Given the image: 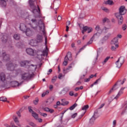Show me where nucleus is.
Instances as JSON below:
<instances>
[{
    "label": "nucleus",
    "mask_w": 127,
    "mask_h": 127,
    "mask_svg": "<svg viewBox=\"0 0 127 127\" xmlns=\"http://www.w3.org/2000/svg\"><path fill=\"white\" fill-rule=\"evenodd\" d=\"M32 22L33 23H35L37 25V26H39V30L42 31L43 34H45V32H44V29L45 28V26H44V24L43 22L41 20H37L35 19H32L31 20Z\"/></svg>",
    "instance_id": "nucleus-2"
},
{
    "label": "nucleus",
    "mask_w": 127,
    "mask_h": 127,
    "mask_svg": "<svg viewBox=\"0 0 127 127\" xmlns=\"http://www.w3.org/2000/svg\"><path fill=\"white\" fill-rule=\"evenodd\" d=\"M100 35H101V33H100V32H97L96 33H95L93 35V36L92 37V38L93 39H95V38H99Z\"/></svg>",
    "instance_id": "nucleus-25"
},
{
    "label": "nucleus",
    "mask_w": 127,
    "mask_h": 127,
    "mask_svg": "<svg viewBox=\"0 0 127 127\" xmlns=\"http://www.w3.org/2000/svg\"><path fill=\"white\" fill-rule=\"evenodd\" d=\"M99 116H98V111L95 112L94 115L90 119L89 124L90 125H94L95 124V121Z\"/></svg>",
    "instance_id": "nucleus-6"
},
{
    "label": "nucleus",
    "mask_w": 127,
    "mask_h": 127,
    "mask_svg": "<svg viewBox=\"0 0 127 127\" xmlns=\"http://www.w3.org/2000/svg\"><path fill=\"white\" fill-rule=\"evenodd\" d=\"M25 32L27 36H31V35H32V31H31L29 28H27L25 31Z\"/></svg>",
    "instance_id": "nucleus-20"
},
{
    "label": "nucleus",
    "mask_w": 127,
    "mask_h": 127,
    "mask_svg": "<svg viewBox=\"0 0 127 127\" xmlns=\"http://www.w3.org/2000/svg\"><path fill=\"white\" fill-rule=\"evenodd\" d=\"M113 0H108L107 2H105L106 4H110V5H112L113 4Z\"/></svg>",
    "instance_id": "nucleus-42"
},
{
    "label": "nucleus",
    "mask_w": 127,
    "mask_h": 127,
    "mask_svg": "<svg viewBox=\"0 0 127 127\" xmlns=\"http://www.w3.org/2000/svg\"><path fill=\"white\" fill-rule=\"evenodd\" d=\"M57 79V76L54 77L52 79V82L54 83L55 82H56V80Z\"/></svg>",
    "instance_id": "nucleus-47"
},
{
    "label": "nucleus",
    "mask_w": 127,
    "mask_h": 127,
    "mask_svg": "<svg viewBox=\"0 0 127 127\" xmlns=\"http://www.w3.org/2000/svg\"><path fill=\"white\" fill-rule=\"evenodd\" d=\"M2 57L4 61H9L10 58L9 55L6 54V53L3 52L2 53Z\"/></svg>",
    "instance_id": "nucleus-10"
},
{
    "label": "nucleus",
    "mask_w": 127,
    "mask_h": 127,
    "mask_svg": "<svg viewBox=\"0 0 127 127\" xmlns=\"http://www.w3.org/2000/svg\"><path fill=\"white\" fill-rule=\"evenodd\" d=\"M76 117H77V113H74V114H73L71 116L72 119H75V118H76Z\"/></svg>",
    "instance_id": "nucleus-54"
},
{
    "label": "nucleus",
    "mask_w": 127,
    "mask_h": 127,
    "mask_svg": "<svg viewBox=\"0 0 127 127\" xmlns=\"http://www.w3.org/2000/svg\"><path fill=\"white\" fill-rule=\"evenodd\" d=\"M13 119L16 125L18 126V127H21V125L19 124V121L18 120V118H17V117H16V116H13Z\"/></svg>",
    "instance_id": "nucleus-16"
},
{
    "label": "nucleus",
    "mask_w": 127,
    "mask_h": 127,
    "mask_svg": "<svg viewBox=\"0 0 127 127\" xmlns=\"http://www.w3.org/2000/svg\"><path fill=\"white\" fill-rule=\"evenodd\" d=\"M119 41V39H118V37L115 38L114 39H113L111 41V44L112 45H116V43H118Z\"/></svg>",
    "instance_id": "nucleus-22"
},
{
    "label": "nucleus",
    "mask_w": 127,
    "mask_h": 127,
    "mask_svg": "<svg viewBox=\"0 0 127 127\" xmlns=\"http://www.w3.org/2000/svg\"><path fill=\"white\" fill-rule=\"evenodd\" d=\"M48 54V48L47 46H46V50L43 51L42 54L41 55V56H47Z\"/></svg>",
    "instance_id": "nucleus-21"
},
{
    "label": "nucleus",
    "mask_w": 127,
    "mask_h": 127,
    "mask_svg": "<svg viewBox=\"0 0 127 127\" xmlns=\"http://www.w3.org/2000/svg\"><path fill=\"white\" fill-rule=\"evenodd\" d=\"M23 111V110H22V108L19 110V111H18L16 112V114H17L18 117H19V118H20L21 117V115H20V112H21Z\"/></svg>",
    "instance_id": "nucleus-39"
},
{
    "label": "nucleus",
    "mask_w": 127,
    "mask_h": 127,
    "mask_svg": "<svg viewBox=\"0 0 127 127\" xmlns=\"http://www.w3.org/2000/svg\"><path fill=\"white\" fill-rule=\"evenodd\" d=\"M95 30H96L97 31H99V30H101V28H100V26L97 25L95 27Z\"/></svg>",
    "instance_id": "nucleus-52"
},
{
    "label": "nucleus",
    "mask_w": 127,
    "mask_h": 127,
    "mask_svg": "<svg viewBox=\"0 0 127 127\" xmlns=\"http://www.w3.org/2000/svg\"><path fill=\"white\" fill-rule=\"evenodd\" d=\"M26 52L28 54V55H31V56H33L34 54V50L31 48H28L26 50Z\"/></svg>",
    "instance_id": "nucleus-14"
},
{
    "label": "nucleus",
    "mask_w": 127,
    "mask_h": 127,
    "mask_svg": "<svg viewBox=\"0 0 127 127\" xmlns=\"http://www.w3.org/2000/svg\"><path fill=\"white\" fill-rule=\"evenodd\" d=\"M20 29L21 30V31H23V32H25L26 29H27L26 28V25L23 23H21L20 24Z\"/></svg>",
    "instance_id": "nucleus-19"
},
{
    "label": "nucleus",
    "mask_w": 127,
    "mask_h": 127,
    "mask_svg": "<svg viewBox=\"0 0 127 127\" xmlns=\"http://www.w3.org/2000/svg\"><path fill=\"white\" fill-rule=\"evenodd\" d=\"M39 114L43 117H47V114L46 113H42V112H39Z\"/></svg>",
    "instance_id": "nucleus-46"
},
{
    "label": "nucleus",
    "mask_w": 127,
    "mask_h": 127,
    "mask_svg": "<svg viewBox=\"0 0 127 127\" xmlns=\"http://www.w3.org/2000/svg\"><path fill=\"white\" fill-rule=\"evenodd\" d=\"M32 74H30L29 73H24L22 74L21 78L22 80H30L32 78Z\"/></svg>",
    "instance_id": "nucleus-5"
},
{
    "label": "nucleus",
    "mask_w": 127,
    "mask_h": 127,
    "mask_svg": "<svg viewBox=\"0 0 127 127\" xmlns=\"http://www.w3.org/2000/svg\"><path fill=\"white\" fill-rule=\"evenodd\" d=\"M1 40L3 42H6L7 41V35L4 34L1 37Z\"/></svg>",
    "instance_id": "nucleus-24"
},
{
    "label": "nucleus",
    "mask_w": 127,
    "mask_h": 127,
    "mask_svg": "<svg viewBox=\"0 0 127 127\" xmlns=\"http://www.w3.org/2000/svg\"><path fill=\"white\" fill-rule=\"evenodd\" d=\"M89 109V105H86L82 107V111H86V110H88Z\"/></svg>",
    "instance_id": "nucleus-37"
},
{
    "label": "nucleus",
    "mask_w": 127,
    "mask_h": 127,
    "mask_svg": "<svg viewBox=\"0 0 127 127\" xmlns=\"http://www.w3.org/2000/svg\"><path fill=\"white\" fill-rule=\"evenodd\" d=\"M125 63V59L122 57H120L118 60L116 62L115 64L117 68H121L122 65Z\"/></svg>",
    "instance_id": "nucleus-4"
},
{
    "label": "nucleus",
    "mask_w": 127,
    "mask_h": 127,
    "mask_svg": "<svg viewBox=\"0 0 127 127\" xmlns=\"http://www.w3.org/2000/svg\"><path fill=\"white\" fill-rule=\"evenodd\" d=\"M14 39H16V40H18L20 38V35L19 34H15L13 36Z\"/></svg>",
    "instance_id": "nucleus-30"
},
{
    "label": "nucleus",
    "mask_w": 127,
    "mask_h": 127,
    "mask_svg": "<svg viewBox=\"0 0 127 127\" xmlns=\"http://www.w3.org/2000/svg\"><path fill=\"white\" fill-rule=\"evenodd\" d=\"M91 79V78L89 77L86 79L85 80V82H89L90 81V80Z\"/></svg>",
    "instance_id": "nucleus-64"
},
{
    "label": "nucleus",
    "mask_w": 127,
    "mask_h": 127,
    "mask_svg": "<svg viewBox=\"0 0 127 127\" xmlns=\"http://www.w3.org/2000/svg\"><path fill=\"white\" fill-rule=\"evenodd\" d=\"M114 45L115 46H112L111 47V50H112L113 51H115L116 49H117V48L119 47V45L118 44Z\"/></svg>",
    "instance_id": "nucleus-33"
},
{
    "label": "nucleus",
    "mask_w": 127,
    "mask_h": 127,
    "mask_svg": "<svg viewBox=\"0 0 127 127\" xmlns=\"http://www.w3.org/2000/svg\"><path fill=\"white\" fill-rule=\"evenodd\" d=\"M0 79L1 82L4 83L5 82V74L3 72H1L0 73Z\"/></svg>",
    "instance_id": "nucleus-18"
},
{
    "label": "nucleus",
    "mask_w": 127,
    "mask_h": 127,
    "mask_svg": "<svg viewBox=\"0 0 127 127\" xmlns=\"http://www.w3.org/2000/svg\"><path fill=\"white\" fill-rule=\"evenodd\" d=\"M117 85H118V82H117L111 88V89L108 92V95H111L112 93H114V92H115V91H116V90L118 89L116 87V86H117Z\"/></svg>",
    "instance_id": "nucleus-17"
},
{
    "label": "nucleus",
    "mask_w": 127,
    "mask_h": 127,
    "mask_svg": "<svg viewBox=\"0 0 127 127\" xmlns=\"http://www.w3.org/2000/svg\"><path fill=\"white\" fill-rule=\"evenodd\" d=\"M62 103L61 104L62 106H67L69 104V102L65 101V99H62Z\"/></svg>",
    "instance_id": "nucleus-26"
},
{
    "label": "nucleus",
    "mask_w": 127,
    "mask_h": 127,
    "mask_svg": "<svg viewBox=\"0 0 127 127\" xmlns=\"http://www.w3.org/2000/svg\"><path fill=\"white\" fill-rule=\"evenodd\" d=\"M23 83V82L19 83L17 81H13L11 82V84L12 85V87H19V86H21Z\"/></svg>",
    "instance_id": "nucleus-13"
},
{
    "label": "nucleus",
    "mask_w": 127,
    "mask_h": 127,
    "mask_svg": "<svg viewBox=\"0 0 127 127\" xmlns=\"http://www.w3.org/2000/svg\"><path fill=\"white\" fill-rule=\"evenodd\" d=\"M54 101V99L53 98H49L47 101L46 102V103H49V104H52V102Z\"/></svg>",
    "instance_id": "nucleus-34"
},
{
    "label": "nucleus",
    "mask_w": 127,
    "mask_h": 127,
    "mask_svg": "<svg viewBox=\"0 0 127 127\" xmlns=\"http://www.w3.org/2000/svg\"><path fill=\"white\" fill-rule=\"evenodd\" d=\"M28 111L29 112V113H31L32 114L33 113V110L32 109V107L31 106H29L28 107Z\"/></svg>",
    "instance_id": "nucleus-43"
},
{
    "label": "nucleus",
    "mask_w": 127,
    "mask_h": 127,
    "mask_svg": "<svg viewBox=\"0 0 127 127\" xmlns=\"http://www.w3.org/2000/svg\"><path fill=\"white\" fill-rule=\"evenodd\" d=\"M49 113H51V114H52L53 113H54V110L53 109H49Z\"/></svg>",
    "instance_id": "nucleus-60"
},
{
    "label": "nucleus",
    "mask_w": 127,
    "mask_h": 127,
    "mask_svg": "<svg viewBox=\"0 0 127 127\" xmlns=\"http://www.w3.org/2000/svg\"><path fill=\"white\" fill-rule=\"evenodd\" d=\"M110 59V57H107L104 61L103 62H102L103 65H105L107 62H108V60Z\"/></svg>",
    "instance_id": "nucleus-41"
},
{
    "label": "nucleus",
    "mask_w": 127,
    "mask_h": 127,
    "mask_svg": "<svg viewBox=\"0 0 127 127\" xmlns=\"http://www.w3.org/2000/svg\"><path fill=\"white\" fill-rule=\"evenodd\" d=\"M111 35H112V34L111 33H108L106 35H105L101 40V43L102 44H104V42L105 41H107L110 37H111Z\"/></svg>",
    "instance_id": "nucleus-11"
},
{
    "label": "nucleus",
    "mask_w": 127,
    "mask_h": 127,
    "mask_svg": "<svg viewBox=\"0 0 127 127\" xmlns=\"http://www.w3.org/2000/svg\"><path fill=\"white\" fill-rule=\"evenodd\" d=\"M123 93H124V92L122 90H120L118 94H117V95L116 96V97H115V99H118L119 98V97H120V96H121L122 95V94H123Z\"/></svg>",
    "instance_id": "nucleus-35"
},
{
    "label": "nucleus",
    "mask_w": 127,
    "mask_h": 127,
    "mask_svg": "<svg viewBox=\"0 0 127 127\" xmlns=\"http://www.w3.org/2000/svg\"><path fill=\"white\" fill-rule=\"evenodd\" d=\"M87 31H88L87 33H90V32H92V31H93V28L91 27H88Z\"/></svg>",
    "instance_id": "nucleus-48"
},
{
    "label": "nucleus",
    "mask_w": 127,
    "mask_h": 127,
    "mask_svg": "<svg viewBox=\"0 0 127 127\" xmlns=\"http://www.w3.org/2000/svg\"><path fill=\"white\" fill-rule=\"evenodd\" d=\"M6 66L7 70L9 71H13V70H14V68L16 67V64H13L11 62H9L7 63Z\"/></svg>",
    "instance_id": "nucleus-8"
},
{
    "label": "nucleus",
    "mask_w": 127,
    "mask_h": 127,
    "mask_svg": "<svg viewBox=\"0 0 127 127\" xmlns=\"http://www.w3.org/2000/svg\"><path fill=\"white\" fill-rule=\"evenodd\" d=\"M7 99L4 96L0 98V101H2V102H7Z\"/></svg>",
    "instance_id": "nucleus-36"
},
{
    "label": "nucleus",
    "mask_w": 127,
    "mask_h": 127,
    "mask_svg": "<svg viewBox=\"0 0 127 127\" xmlns=\"http://www.w3.org/2000/svg\"><path fill=\"white\" fill-rule=\"evenodd\" d=\"M32 116L36 120L38 119V114H37L36 113H35V112H34V111L33 112V113H32Z\"/></svg>",
    "instance_id": "nucleus-28"
},
{
    "label": "nucleus",
    "mask_w": 127,
    "mask_h": 127,
    "mask_svg": "<svg viewBox=\"0 0 127 127\" xmlns=\"http://www.w3.org/2000/svg\"><path fill=\"white\" fill-rule=\"evenodd\" d=\"M0 0V4H1L2 6H6V1L7 0Z\"/></svg>",
    "instance_id": "nucleus-27"
},
{
    "label": "nucleus",
    "mask_w": 127,
    "mask_h": 127,
    "mask_svg": "<svg viewBox=\"0 0 127 127\" xmlns=\"http://www.w3.org/2000/svg\"><path fill=\"white\" fill-rule=\"evenodd\" d=\"M20 64L22 67H26L28 68L29 67V62L27 61H22L20 63Z\"/></svg>",
    "instance_id": "nucleus-12"
},
{
    "label": "nucleus",
    "mask_w": 127,
    "mask_h": 127,
    "mask_svg": "<svg viewBox=\"0 0 127 127\" xmlns=\"http://www.w3.org/2000/svg\"><path fill=\"white\" fill-rule=\"evenodd\" d=\"M39 101V100H38V98H36L35 100H34L33 101L34 105H37V104H38Z\"/></svg>",
    "instance_id": "nucleus-45"
},
{
    "label": "nucleus",
    "mask_w": 127,
    "mask_h": 127,
    "mask_svg": "<svg viewBox=\"0 0 127 127\" xmlns=\"http://www.w3.org/2000/svg\"><path fill=\"white\" fill-rule=\"evenodd\" d=\"M30 45L31 46H35V45H36V41L34 40H31L30 42Z\"/></svg>",
    "instance_id": "nucleus-29"
},
{
    "label": "nucleus",
    "mask_w": 127,
    "mask_h": 127,
    "mask_svg": "<svg viewBox=\"0 0 127 127\" xmlns=\"http://www.w3.org/2000/svg\"><path fill=\"white\" fill-rule=\"evenodd\" d=\"M77 106H78V104H77V103H74L72 106L69 107V110H70V111H73V110L74 109L75 107H77Z\"/></svg>",
    "instance_id": "nucleus-32"
},
{
    "label": "nucleus",
    "mask_w": 127,
    "mask_h": 127,
    "mask_svg": "<svg viewBox=\"0 0 127 127\" xmlns=\"http://www.w3.org/2000/svg\"><path fill=\"white\" fill-rule=\"evenodd\" d=\"M88 28L89 27H88V26L83 27V30L82 31V34H84V33H85L87 30H88Z\"/></svg>",
    "instance_id": "nucleus-31"
},
{
    "label": "nucleus",
    "mask_w": 127,
    "mask_h": 127,
    "mask_svg": "<svg viewBox=\"0 0 127 127\" xmlns=\"http://www.w3.org/2000/svg\"><path fill=\"white\" fill-rule=\"evenodd\" d=\"M70 68H72V65H71V64L69 65L68 66V67L67 68H66L65 69H64L63 71H64V72H65V73H67V71H68V70H69L70 69Z\"/></svg>",
    "instance_id": "nucleus-40"
},
{
    "label": "nucleus",
    "mask_w": 127,
    "mask_h": 127,
    "mask_svg": "<svg viewBox=\"0 0 127 127\" xmlns=\"http://www.w3.org/2000/svg\"><path fill=\"white\" fill-rule=\"evenodd\" d=\"M29 125L31 126V127H35V124H34V123H30Z\"/></svg>",
    "instance_id": "nucleus-61"
},
{
    "label": "nucleus",
    "mask_w": 127,
    "mask_h": 127,
    "mask_svg": "<svg viewBox=\"0 0 127 127\" xmlns=\"http://www.w3.org/2000/svg\"><path fill=\"white\" fill-rule=\"evenodd\" d=\"M43 41V37L41 35H37L36 38V42L40 43Z\"/></svg>",
    "instance_id": "nucleus-15"
},
{
    "label": "nucleus",
    "mask_w": 127,
    "mask_h": 127,
    "mask_svg": "<svg viewBox=\"0 0 127 127\" xmlns=\"http://www.w3.org/2000/svg\"><path fill=\"white\" fill-rule=\"evenodd\" d=\"M119 12H116L115 13H119L121 15H125L126 13H127V9H126V7L124 5H122L120 6L119 9Z\"/></svg>",
    "instance_id": "nucleus-7"
},
{
    "label": "nucleus",
    "mask_w": 127,
    "mask_h": 127,
    "mask_svg": "<svg viewBox=\"0 0 127 127\" xmlns=\"http://www.w3.org/2000/svg\"><path fill=\"white\" fill-rule=\"evenodd\" d=\"M69 95L70 96H74V92L73 91L69 92Z\"/></svg>",
    "instance_id": "nucleus-58"
},
{
    "label": "nucleus",
    "mask_w": 127,
    "mask_h": 127,
    "mask_svg": "<svg viewBox=\"0 0 127 127\" xmlns=\"http://www.w3.org/2000/svg\"><path fill=\"white\" fill-rule=\"evenodd\" d=\"M100 78H99L97 80H96V81L93 83V85H96V84H98L99 81H100Z\"/></svg>",
    "instance_id": "nucleus-53"
},
{
    "label": "nucleus",
    "mask_w": 127,
    "mask_h": 127,
    "mask_svg": "<svg viewBox=\"0 0 127 127\" xmlns=\"http://www.w3.org/2000/svg\"><path fill=\"white\" fill-rule=\"evenodd\" d=\"M104 106H105V104L104 103L101 104V106L98 108V110H100V109H102L104 107Z\"/></svg>",
    "instance_id": "nucleus-57"
},
{
    "label": "nucleus",
    "mask_w": 127,
    "mask_h": 127,
    "mask_svg": "<svg viewBox=\"0 0 127 127\" xmlns=\"http://www.w3.org/2000/svg\"><path fill=\"white\" fill-rule=\"evenodd\" d=\"M67 56H65L64 59V62H63V65L64 66H67V64H68V60H69V58L67 57Z\"/></svg>",
    "instance_id": "nucleus-23"
},
{
    "label": "nucleus",
    "mask_w": 127,
    "mask_h": 127,
    "mask_svg": "<svg viewBox=\"0 0 127 127\" xmlns=\"http://www.w3.org/2000/svg\"><path fill=\"white\" fill-rule=\"evenodd\" d=\"M115 16L117 19L119 25H122L124 23V17H123V15L119 13H115Z\"/></svg>",
    "instance_id": "nucleus-3"
},
{
    "label": "nucleus",
    "mask_w": 127,
    "mask_h": 127,
    "mask_svg": "<svg viewBox=\"0 0 127 127\" xmlns=\"http://www.w3.org/2000/svg\"><path fill=\"white\" fill-rule=\"evenodd\" d=\"M108 20H109V19H108V18L105 17L104 19H103V23H105V22H107V21H108Z\"/></svg>",
    "instance_id": "nucleus-50"
},
{
    "label": "nucleus",
    "mask_w": 127,
    "mask_h": 127,
    "mask_svg": "<svg viewBox=\"0 0 127 127\" xmlns=\"http://www.w3.org/2000/svg\"><path fill=\"white\" fill-rule=\"evenodd\" d=\"M125 82H126V78H124L123 80V81L121 83V85H123L124 83H125Z\"/></svg>",
    "instance_id": "nucleus-63"
},
{
    "label": "nucleus",
    "mask_w": 127,
    "mask_h": 127,
    "mask_svg": "<svg viewBox=\"0 0 127 127\" xmlns=\"http://www.w3.org/2000/svg\"><path fill=\"white\" fill-rule=\"evenodd\" d=\"M63 76V74H62V73H60V74L58 76L59 79H61Z\"/></svg>",
    "instance_id": "nucleus-59"
},
{
    "label": "nucleus",
    "mask_w": 127,
    "mask_h": 127,
    "mask_svg": "<svg viewBox=\"0 0 127 127\" xmlns=\"http://www.w3.org/2000/svg\"><path fill=\"white\" fill-rule=\"evenodd\" d=\"M34 1H36V0H29V5L31 8L33 9L32 12L35 14V16H39V14H40V8L38 5L36 7V5L34 4Z\"/></svg>",
    "instance_id": "nucleus-1"
},
{
    "label": "nucleus",
    "mask_w": 127,
    "mask_h": 127,
    "mask_svg": "<svg viewBox=\"0 0 127 127\" xmlns=\"http://www.w3.org/2000/svg\"><path fill=\"white\" fill-rule=\"evenodd\" d=\"M49 93V91H47L45 92H44L42 94V98L45 97V96H46V95H47V94Z\"/></svg>",
    "instance_id": "nucleus-44"
},
{
    "label": "nucleus",
    "mask_w": 127,
    "mask_h": 127,
    "mask_svg": "<svg viewBox=\"0 0 127 127\" xmlns=\"http://www.w3.org/2000/svg\"><path fill=\"white\" fill-rule=\"evenodd\" d=\"M101 9H102V10H104V11H105V12H110V10H109V9H108L106 7H101Z\"/></svg>",
    "instance_id": "nucleus-38"
},
{
    "label": "nucleus",
    "mask_w": 127,
    "mask_h": 127,
    "mask_svg": "<svg viewBox=\"0 0 127 127\" xmlns=\"http://www.w3.org/2000/svg\"><path fill=\"white\" fill-rule=\"evenodd\" d=\"M108 29H109V28H108L105 27L102 29V30H103V31H105V33H107V30H108Z\"/></svg>",
    "instance_id": "nucleus-55"
},
{
    "label": "nucleus",
    "mask_w": 127,
    "mask_h": 127,
    "mask_svg": "<svg viewBox=\"0 0 127 127\" xmlns=\"http://www.w3.org/2000/svg\"><path fill=\"white\" fill-rule=\"evenodd\" d=\"M93 41H94V39H93V38H91L89 41H88L87 44L86 45H85L82 48H81L79 51H78V53H80L81 51H82V50H84V49H85V48H86V47L87 45H90V44H92V43H93Z\"/></svg>",
    "instance_id": "nucleus-9"
},
{
    "label": "nucleus",
    "mask_w": 127,
    "mask_h": 127,
    "mask_svg": "<svg viewBox=\"0 0 127 127\" xmlns=\"http://www.w3.org/2000/svg\"><path fill=\"white\" fill-rule=\"evenodd\" d=\"M49 108L48 107H46L45 108H44V111H45V112H49Z\"/></svg>",
    "instance_id": "nucleus-56"
},
{
    "label": "nucleus",
    "mask_w": 127,
    "mask_h": 127,
    "mask_svg": "<svg viewBox=\"0 0 127 127\" xmlns=\"http://www.w3.org/2000/svg\"><path fill=\"white\" fill-rule=\"evenodd\" d=\"M66 56H67V57L68 56L69 58H71V57H72V54H71V52H68Z\"/></svg>",
    "instance_id": "nucleus-49"
},
{
    "label": "nucleus",
    "mask_w": 127,
    "mask_h": 127,
    "mask_svg": "<svg viewBox=\"0 0 127 127\" xmlns=\"http://www.w3.org/2000/svg\"><path fill=\"white\" fill-rule=\"evenodd\" d=\"M61 19H62V17H61V16H58V21H60V20H61Z\"/></svg>",
    "instance_id": "nucleus-62"
},
{
    "label": "nucleus",
    "mask_w": 127,
    "mask_h": 127,
    "mask_svg": "<svg viewBox=\"0 0 127 127\" xmlns=\"http://www.w3.org/2000/svg\"><path fill=\"white\" fill-rule=\"evenodd\" d=\"M127 24H124L123 25V27H122V29L123 30H126V29H127Z\"/></svg>",
    "instance_id": "nucleus-51"
}]
</instances>
